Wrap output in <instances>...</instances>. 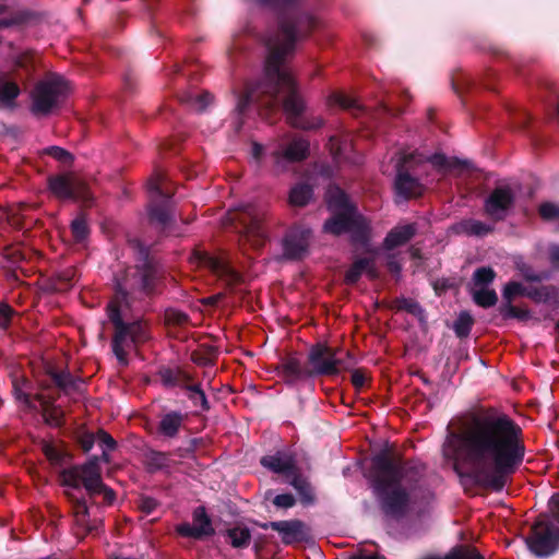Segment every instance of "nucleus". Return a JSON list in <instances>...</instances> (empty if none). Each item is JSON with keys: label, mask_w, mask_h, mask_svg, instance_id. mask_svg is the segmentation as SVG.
<instances>
[{"label": "nucleus", "mask_w": 559, "mask_h": 559, "mask_svg": "<svg viewBox=\"0 0 559 559\" xmlns=\"http://www.w3.org/2000/svg\"><path fill=\"white\" fill-rule=\"evenodd\" d=\"M443 453L453 461L460 477L501 492L524 462L523 429L509 414L496 407H481L448 433Z\"/></svg>", "instance_id": "obj_1"}, {"label": "nucleus", "mask_w": 559, "mask_h": 559, "mask_svg": "<svg viewBox=\"0 0 559 559\" xmlns=\"http://www.w3.org/2000/svg\"><path fill=\"white\" fill-rule=\"evenodd\" d=\"M258 4L278 11V29L267 43V57L264 63V80L255 88L239 96L235 130L242 128L241 116L252 103H262L273 109L282 103L289 124L305 131L318 130L324 124L319 116H305L306 104L297 92L296 82L285 68L293 56L296 43L305 39L318 27L319 21L301 10L300 0H253Z\"/></svg>", "instance_id": "obj_2"}, {"label": "nucleus", "mask_w": 559, "mask_h": 559, "mask_svg": "<svg viewBox=\"0 0 559 559\" xmlns=\"http://www.w3.org/2000/svg\"><path fill=\"white\" fill-rule=\"evenodd\" d=\"M135 264L115 276V296L106 306V313L114 328L111 349L121 366L129 365L127 348L147 342L151 337L148 322L142 318L126 322L121 307L131 308L143 298H154L162 293L164 271L150 248L140 239L128 240Z\"/></svg>", "instance_id": "obj_3"}, {"label": "nucleus", "mask_w": 559, "mask_h": 559, "mask_svg": "<svg viewBox=\"0 0 559 559\" xmlns=\"http://www.w3.org/2000/svg\"><path fill=\"white\" fill-rule=\"evenodd\" d=\"M420 469L384 448L371 457L370 487L381 512L391 519H403L409 511L414 484Z\"/></svg>", "instance_id": "obj_4"}, {"label": "nucleus", "mask_w": 559, "mask_h": 559, "mask_svg": "<svg viewBox=\"0 0 559 559\" xmlns=\"http://www.w3.org/2000/svg\"><path fill=\"white\" fill-rule=\"evenodd\" d=\"M61 485L80 489L83 487L88 498L96 504L95 498L103 497L104 506H112L116 491L103 481L102 467L97 455L90 456L83 464L72 465L60 472Z\"/></svg>", "instance_id": "obj_5"}, {"label": "nucleus", "mask_w": 559, "mask_h": 559, "mask_svg": "<svg viewBox=\"0 0 559 559\" xmlns=\"http://www.w3.org/2000/svg\"><path fill=\"white\" fill-rule=\"evenodd\" d=\"M228 219L253 247L261 248L267 240L265 228L267 211L265 207L251 203L242 204L228 212Z\"/></svg>", "instance_id": "obj_6"}, {"label": "nucleus", "mask_w": 559, "mask_h": 559, "mask_svg": "<svg viewBox=\"0 0 559 559\" xmlns=\"http://www.w3.org/2000/svg\"><path fill=\"white\" fill-rule=\"evenodd\" d=\"M323 231L333 236L349 234L350 242L366 247L371 239L370 221L358 209L337 211L323 224Z\"/></svg>", "instance_id": "obj_7"}, {"label": "nucleus", "mask_w": 559, "mask_h": 559, "mask_svg": "<svg viewBox=\"0 0 559 559\" xmlns=\"http://www.w3.org/2000/svg\"><path fill=\"white\" fill-rule=\"evenodd\" d=\"M147 188L152 193L151 201L147 205L150 223L165 236H179L173 212L171 195L162 190L160 178L156 177L150 179Z\"/></svg>", "instance_id": "obj_8"}, {"label": "nucleus", "mask_w": 559, "mask_h": 559, "mask_svg": "<svg viewBox=\"0 0 559 559\" xmlns=\"http://www.w3.org/2000/svg\"><path fill=\"white\" fill-rule=\"evenodd\" d=\"M69 93V85L59 75H52L39 81L32 93V112L47 116L59 107Z\"/></svg>", "instance_id": "obj_9"}, {"label": "nucleus", "mask_w": 559, "mask_h": 559, "mask_svg": "<svg viewBox=\"0 0 559 559\" xmlns=\"http://www.w3.org/2000/svg\"><path fill=\"white\" fill-rule=\"evenodd\" d=\"M528 549L538 557H548L559 549V528L546 516H539L526 538Z\"/></svg>", "instance_id": "obj_10"}, {"label": "nucleus", "mask_w": 559, "mask_h": 559, "mask_svg": "<svg viewBox=\"0 0 559 559\" xmlns=\"http://www.w3.org/2000/svg\"><path fill=\"white\" fill-rule=\"evenodd\" d=\"M515 204V193L509 186H500L484 200L483 214L493 224L503 222L511 214Z\"/></svg>", "instance_id": "obj_11"}, {"label": "nucleus", "mask_w": 559, "mask_h": 559, "mask_svg": "<svg viewBox=\"0 0 559 559\" xmlns=\"http://www.w3.org/2000/svg\"><path fill=\"white\" fill-rule=\"evenodd\" d=\"M48 190L59 200L87 201L91 194L85 182L71 174L51 175L47 178Z\"/></svg>", "instance_id": "obj_12"}, {"label": "nucleus", "mask_w": 559, "mask_h": 559, "mask_svg": "<svg viewBox=\"0 0 559 559\" xmlns=\"http://www.w3.org/2000/svg\"><path fill=\"white\" fill-rule=\"evenodd\" d=\"M311 378L337 376L336 348L325 343H316L308 353L307 358Z\"/></svg>", "instance_id": "obj_13"}, {"label": "nucleus", "mask_w": 559, "mask_h": 559, "mask_svg": "<svg viewBox=\"0 0 559 559\" xmlns=\"http://www.w3.org/2000/svg\"><path fill=\"white\" fill-rule=\"evenodd\" d=\"M311 230L300 226L289 228L283 238V255L287 260H302L309 252Z\"/></svg>", "instance_id": "obj_14"}, {"label": "nucleus", "mask_w": 559, "mask_h": 559, "mask_svg": "<svg viewBox=\"0 0 559 559\" xmlns=\"http://www.w3.org/2000/svg\"><path fill=\"white\" fill-rule=\"evenodd\" d=\"M193 525L190 523H181L176 527V532L182 537H190L193 539H202L215 534L212 521L206 513L204 507H198L193 511Z\"/></svg>", "instance_id": "obj_15"}, {"label": "nucleus", "mask_w": 559, "mask_h": 559, "mask_svg": "<svg viewBox=\"0 0 559 559\" xmlns=\"http://www.w3.org/2000/svg\"><path fill=\"white\" fill-rule=\"evenodd\" d=\"M200 262L207 269H210L219 280L224 281L225 284L233 288L242 281V276L239 272L233 269L225 260L219 257L211 255L210 253L203 252L199 254Z\"/></svg>", "instance_id": "obj_16"}, {"label": "nucleus", "mask_w": 559, "mask_h": 559, "mask_svg": "<svg viewBox=\"0 0 559 559\" xmlns=\"http://www.w3.org/2000/svg\"><path fill=\"white\" fill-rule=\"evenodd\" d=\"M277 376L285 384L295 385L299 381L311 378L309 368L305 367L301 360L295 355L283 358L275 367Z\"/></svg>", "instance_id": "obj_17"}, {"label": "nucleus", "mask_w": 559, "mask_h": 559, "mask_svg": "<svg viewBox=\"0 0 559 559\" xmlns=\"http://www.w3.org/2000/svg\"><path fill=\"white\" fill-rule=\"evenodd\" d=\"M260 464L287 478L298 469L296 456L290 451L278 450L274 454L264 455L260 459Z\"/></svg>", "instance_id": "obj_18"}, {"label": "nucleus", "mask_w": 559, "mask_h": 559, "mask_svg": "<svg viewBox=\"0 0 559 559\" xmlns=\"http://www.w3.org/2000/svg\"><path fill=\"white\" fill-rule=\"evenodd\" d=\"M187 418L188 414L169 411L160 416L156 426V433L164 440L176 439L185 427Z\"/></svg>", "instance_id": "obj_19"}, {"label": "nucleus", "mask_w": 559, "mask_h": 559, "mask_svg": "<svg viewBox=\"0 0 559 559\" xmlns=\"http://www.w3.org/2000/svg\"><path fill=\"white\" fill-rule=\"evenodd\" d=\"M395 192L399 197L404 200H409L413 198H418L423 193V186L419 180L413 176H411L407 170H405L403 164H399L397 174L394 181Z\"/></svg>", "instance_id": "obj_20"}, {"label": "nucleus", "mask_w": 559, "mask_h": 559, "mask_svg": "<svg viewBox=\"0 0 559 559\" xmlns=\"http://www.w3.org/2000/svg\"><path fill=\"white\" fill-rule=\"evenodd\" d=\"M418 227L416 223L397 225L393 227L383 239V248L393 250L397 247L406 245L417 234Z\"/></svg>", "instance_id": "obj_21"}, {"label": "nucleus", "mask_w": 559, "mask_h": 559, "mask_svg": "<svg viewBox=\"0 0 559 559\" xmlns=\"http://www.w3.org/2000/svg\"><path fill=\"white\" fill-rule=\"evenodd\" d=\"M10 379L15 400L22 403L26 408H35L34 402L32 401L33 382L17 371L11 372Z\"/></svg>", "instance_id": "obj_22"}, {"label": "nucleus", "mask_w": 559, "mask_h": 559, "mask_svg": "<svg viewBox=\"0 0 559 559\" xmlns=\"http://www.w3.org/2000/svg\"><path fill=\"white\" fill-rule=\"evenodd\" d=\"M304 528L305 524L300 520L275 521L271 524V530L282 535V542L285 545L302 540L305 536Z\"/></svg>", "instance_id": "obj_23"}, {"label": "nucleus", "mask_w": 559, "mask_h": 559, "mask_svg": "<svg viewBox=\"0 0 559 559\" xmlns=\"http://www.w3.org/2000/svg\"><path fill=\"white\" fill-rule=\"evenodd\" d=\"M453 230L456 234H463L466 236L474 237H485L489 234H492L495 230V226L491 224L484 223L474 218H465L461 222L456 223L453 226Z\"/></svg>", "instance_id": "obj_24"}, {"label": "nucleus", "mask_w": 559, "mask_h": 559, "mask_svg": "<svg viewBox=\"0 0 559 559\" xmlns=\"http://www.w3.org/2000/svg\"><path fill=\"white\" fill-rule=\"evenodd\" d=\"M310 143L302 138L294 139L283 152H276L277 158L282 157L290 163H298L309 156Z\"/></svg>", "instance_id": "obj_25"}, {"label": "nucleus", "mask_w": 559, "mask_h": 559, "mask_svg": "<svg viewBox=\"0 0 559 559\" xmlns=\"http://www.w3.org/2000/svg\"><path fill=\"white\" fill-rule=\"evenodd\" d=\"M158 376L164 386L185 389L190 381H192L191 374L182 370L181 368H169L164 367L159 369Z\"/></svg>", "instance_id": "obj_26"}, {"label": "nucleus", "mask_w": 559, "mask_h": 559, "mask_svg": "<svg viewBox=\"0 0 559 559\" xmlns=\"http://www.w3.org/2000/svg\"><path fill=\"white\" fill-rule=\"evenodd\" d=\"M288 484L293 486L305 506L312 504L316 500L310 483L300 474L299 468L288 477Z\"/></svg>", "instance_id": "obj_27"}, {"label": "nucleus", "mask_w": 559, "mask_h": 559, "mask_svg": "<svg viewBox=\"0 0 559 559\" xmlns=\"http://www.w3.org/2000/svg\"><path fill=\"white\" fill-rule=\"evenodd\" d=\"M144 464L150 473L168 468L170 466L169 453L150 449L144 453Z\"/></svg>", "instance_id": "obj_28"}, {"label": "nucleus", "mask_w": 559, "mask_h": 559, "mask_svg": "<svg viewBox=\"0 0 559 559\" xmlns=\"http://www.w3.org/2000/svg\"><path fill=\"white\" fill-rule=\"evenodd\" d=\"M515 269L522 278L530 283H542L551 277V272L547 270L535 271L534 267L522 259L515 261Z\"/></svg>", "instance_id": "obj_29"}, {"label": "nucleus", "mask_w": 559, "mask_h": 559, "mask_svg": "<svg viewBox=\"0 0 559 559\" xmlns=\"http://www.w3.org/2000/svg\"><path fill=\"white\" fill-rule=\"evenodd\" d=\"M313 197V189L310 185L299 182L295 185L288 195V202L293 206H306Z\"/></svg>", "instance_id": "obj_30"}, {"label": "nucleus", "mask_w": 559, "mask_h": 559, "mask_svg": "<svg viewBox=\"0 0 559 559\" xmlns=\"http://www.w3.org/2000/svg\"><path fill=\"white\" fill-rule=\"evenodd\" d=\"M328 205L333 213L337 211H350L357 209V206L350 202L346 192L340 188L329 191Z\"/></svg>", "instance_id": "obj_31"}, {"label": "nucleus", "mask_w": 559, "mask_h": 559, "mask_svg": "<svg viewBox=\"0 0 559 559\" xmlns=\"http://www.w3.org/2000/svg\"><path fill=\"white\" fill-rule=\"evenodd\" d=\"M183 390L193 406H199L202 412H209L211 409L210 402L200 383L190 381Z\"/></svg>", "instance_id": "obj_32"}, {"label": "nucleus", "mask_w": 559, "mask_h": 559, "mask_svg": "<svg viewBox=\"0 0 559 559\" xmlns=\"http://www.w3.org/2000/svg\"><path fill=\"white\" fill-rule=\"evenodd\" d=\"M66 496L71 503L72 513L76 525L85 522L87 518H90V509L86 504L85 498H78L73 492L70 491H66Z\"/></svg>", "instance_id": "obj_33"}, {"label": "nucleus", "mask_w": 559, "mask_h": 559, "mask_svg": "<svg viewBox=\"0 0 559 559\" xmlns=\"http://www.w3.org/2000/svg\"><path fill=\"white\" fill-rule=\"evenodd\" d=\"M227 536L234 548H247L250 545L251 532L245 526H235L227 530Z\"/></svg>", "instance_id": "obj_34"}, {"label": "nucleus", "mask_w": 559, "mask_h": 559, "mask_svg": "<svg viewBox=\"0 0 559 559\" xmlns=\"http://www.w3.org/2000/svg\"><path fill=\"white\" fill-rule=\"evenodd\" d=\"M390 308L396 311H406L415 317H420L424 313V309L417 300L406 297L395 298L392 300Z\"/></svg>", "instance_id": "obj_35"}, {"label": "nucleus", "mask_w": 559, "mask_h": 559, "mask_svg": "<svg viewBox=\"0 0 559 559\" xmlns=\"http://www.w3.org/2000/svg\"><path fill=\"white\" fill-rule=\"evenodd\" d=\"M47 373L52 379L56 386L60 390L67 392L68 390L78 389V381L69 371H57L49 369Z\"/></svg>", "instance_id": "obj_36"}, {"label": "nucleus", "mask_w": 559, "mask_h": 559, "mask_svg": "<svg viewBox=\"0 0 559 559\" xmlns=\"http://www.w3.org/2000/svg\"><path fill=\"white\" fill-rule=\"evenodd\" d=\"M473 301L481 308L488 309L496 306L498 302V295L495 289L488 287L474 289L472 293Z\"/></svg>", "instance_id": "obj_37"}, {"label": "nucleus", "mask_w": 559, "mask_h": 559, "mask_svg": "<svg viewBox=\"0 0 559 559\" xmlns=\"http://www.w3.org/2000/svg\"><path fill=\"white\" fill-rule=\"evenodd\" d=\"M370 258H358L356 259L349 269L345 273V283L348 285H355L361 277L366 269L369 267Z\"/></svg>", "instance_id": "obj_38"}, {"label": "nucleus", "mask_w": 559, "mask_h": 559, "mask_svg": "<svg viewBox=\"0 0 559 559\" xmlns=\"http://www.w3.org/2000/svg\"><path fill=\"white\" fill-rule=\"evenodd\" d=\"M498 311L503 320L516 319L519 321H526L531 318L528 309L519 308L510 302H501Z\"/></svg>", "instance_id": "obj_39"}, {"label": "nucleus", "mask_w": 559, "mask_h": 559, "mask_svg": "<svg viewBox=\"0 0 559 559\" xmlns=\"http://www.w3.org/2000/svg\"><path fill=\"white\" fill-rule=\"evenodd\" d=\"M41 451L45 454L46 459L53 466H62L67 460H71L72 456L66 451L59 450L52 443L44 442L41 447Z\"/></svg>", "instance_id": "obj_40"}, {"label": "nucleus", "mask_w": 559, "mask_h": 559, "mask_svg": "<svg viewBox=\"0 0 559 559\" xmlns=\"http://www.w3.org/2000/svg\"><path fill=\"white\" fill-rule=\"evenodd\" d=\"M474 318L468 311H461L453 323V331L459 338H466L474 325Z\"/></svg>", "instance_id": "obj_41"}, {"label": "nucleus", "mask_w": 559, "mask_h": 559, "mask_svg": "<svg viewBox=\"0 0 559 559\" xmlns=\"http://www.w3.org/2000/svg\"><path fill=\"white\" fill-rule=\"evenodd\" d=\"M75 271L73 269H67L58 272L51 280V286L57 292H67L73 285V278Z\"/></svg>", "instance_id": "obj_42"}, {"label": "nucleus", "mask_w": 559, "mask_h": 559, "mask_svg": "<svg viewBox=\"0 0 559 559\" xmlns=\"http://www.w3.org/2000/svg\"><path fill=\"white\" fill-rule=\"evenodd\" d=\"M21 90L15 82L0 81V103L7 107H12L14 100L19 97Z\"/></svg>", "instance_id": "obj_43"}, {"label": "nucleus", "mask_w": 559, "mask_h": 559, "mask_svg": "<svg viewBox=\"0 0 559 559\" xmlns=\"http://www.w3.org/2000/svg\"><path fill=\"white\" fill-rule=\"evenodd\" d=\"M497 276L496 271L490 266H480L473 273V284L475 287L483 288L488 287Z\"/></svg>", "instance_id": "obj_44"}, {"label": "nucleus", "mask_w": 559, "mask_h": 559, "mask_svg": "<svg viewBox=\"0 0 559 559\" xmlns=\"http://www.w3.org/2000/svg\"><path fill=\"white\" fill-rule=\"evenodd\" d=\"M526 286H524L522 283L516 281H510L508 282L502 289V302H510L513 304V301L520 297H526Z\"/></svg>", "instance_id": "obj_45"}, {"label": "nucleus", "mask_w": 559, "mask_h": 559, "mask_svg": "<svg viewBox=\"0 0 559 559\" xmlns=\"http://www.w3.org/2000/svg\"><path fill=\"white\" fill-rule=\"evenodd\" d=\"M330 106H337L342 109L352 110L358 112L361 107L357 104V100L342 93H333L329 97Z\"/></svg>", "instance_id": "obj_46"}, {"label": "nucleus", "mask_w": 559, "mask_h": 559, "mask_svg": "<svg viewBox=\"0 0 559 559\" xmlns=\"http://www.w3.org/2000/svg\"><path fill=\"white\" fill-rule=\"evenodd\" d=\"M556 293L554 286L527 287L526 297L539 304L549 301Z\"/></svg>", "instance_id": "obj_47"}, {"label": "nucleus", "mask_w": 559, "mask_h": 559, "mask_svg": "<svg viewBox=\"0 0 559 559\" xmlns=\"http://www.w3.org/2000/svg\"><path fill=\"white\" fill-rule=\"evenodd\" d=\"M71 233L75 241L81 242L88 237L90 228L84 216H78L71 223Z\"/></svg>", "instance_id": "obj_48"}, {"label": "nucleus", "mask_w": 559, "mask_h": 559, "mask_svg": "<svg viewBox=\"0 0 559 559\" xmlns=\"http://www.w3.org/2000/svg\"><path fill=\"white\" fill-rule=\"evenodd\" d=\"M164 320L166 325L183 326L189 323V316L183 311L169 308L165 311Z\"/></svg>", "instance_id": "obj_49"}, {"label": "nucleus", "mask_w": 559, "mask_h": 559, "mask_svg": "<svg viewBox=\"0 0 559 559\" xmlns=\"http://www.w3.org/2000/svg\"><path fill=\"white\" fill-rule=\"evenodd\" d=\"M43 417L45 423L50 426L60 427L63 424V412L55 405L45 406Z\"/></svg>", "instance_id": "obj_50"}, {"label": "nucleus", "mask_w": 559, "mask_h": 559, "mask_svg": "<svg viewBox=\"0 0 559 559\" xmlns=\"http://www.w3.org/2000/svg\"><path fill=\"white\" fill-rule=\"evenodd\" d=\"M213 96L209 92H203L199 95H188L181 100L191 104L198 111H203L212 102Z\"/></svg>", "instance_id": "obj_51"}, {"label": "nucleus", "mask_w": 559, "mask_h": 559, "mask_svg": "<svg viewBox=\"0 0 559 559\" xmlns=\"http://www.w3.org/2000/svg\"><path fill=\"white\" fill-rule=\"evenodd\" d=\"M45 153L67 166H70L74 160L73 155L60 146H49L45 150Z\"/></svg>", "instance_id": "obj_52"}, {"label": "nucleus", "mask_w": 559, "mask_h": 559, "mask_svg": "<svg viewBox=\"0 0 559 559\" xmlns=\"http://www.w3.org/2000/svg\"><path fill=\"white\" fill-rule=\"evenodd\" d=\"M538 214L546 222L559 221V205L552 202H544L538 207Z\"/></svg>", "instance_id": "obj_53"}, {"label": "nucleus", "mask_w": 559, "mask_h": 559, "mask_svg": "<svg viewBox=\"0 0 559 559\" xmlns=\"http://www.w3.org/2000/svg\"><path fill=\"white\" fill-rule=\"evenodd\" d=\"M96 436L90 431H78L75 441L84 453L90 452L95 444Z\"/></svg>", "instance_id": "obj_54"}, {"label": "nucleus", "mask_w": 559, "mask_h": 559, "mask_svg": "<svg viewBox=\"0 0 559 559\" xmlns=\"http://www.w3.org/2000/svg\"><path fill=\"white\" fill-rule=\"evenodd\" d=\"M96 439L103 450L115 451L118 447L117 441L104 429H98Z\"/></svg>", "instance_id": "obj_55"}, {"label": "nucleus", "mask_w": 559, "mask_h": 559, "mask_svg": "<svg viewBox=\"0 0 559 559\" xmlns=\"http://www.w3.org/2000/svg\"><path fill=\"white\" fill-rule=\"evenodd\" d=\"M15 310L8 304H0V329L10 328Z\"/></svg>", "instance_id": "obj_56"}, {"label": "nucleus", "mask_w": 559, "mask_h": 559, "mask_svg": "<svg viewBox=\"0 0 559 559\" xmlns=\"http://www.w3.org/2000/svg\"><path fill=\"white\" fill-rule=\"evenodd\" d=\"M78 526L82 527L86 534H98L103 531L104 521L103 519H93L87 520L83 523H80Z\"/></svg>", "instance_id": "obj_57"}, {"label": "nucleus", "mask_w": 559, "mask_h": 559, "mask_svg": "<svg viewBox=\"0 0 559 559\" xmlns=\"http://www.w3.org/2000/svg\"><path fill=\"white\" fill-rule=\"evenodd\" d=\"M273 504L280 509H289L296 504V499L292 493H281L275 496Z\"/></svg>", "instance_id": "obj_58"}, {"label": "nucleus", "mask_w": 559, "mask_h": 559, "mask_svg": "<svg viewBox=\"0 0 559 559\" xmlns=\"http://www.w3.org/2000/svg\"><path fill=\"white\" fill-rule=\"evenodd\" d=\"M367 381L366 369L358 368L352 371L350 382L357 391H360Z\"/></svg>", "instance_id": "obj_59"}, {"label": "nucleus", "mask_w": 559, "mask_h": 559, "mask_svg": "<svg viewBox=\"0 0 559 559\" xmlns=\"http://www.w3.org/2000/svg\"><path fill=\"white\" fill-rule=\"evenodd\" d=\"M432 287H433L436 295L441 296L442 294L447 293L449 289L454 288L455 282H454V280H451V278H439L433 282Z\"/></svg>", "instance_id": "obj_60"}, {"label": "nucleus", "mask_w": 559, "mask_h": 559, "mask_svg": "<svg viewBox=\"0 0 559 559\" xmlns=\"http://www.w3.org/2000/svg\"><path fill=\"white\" fill-rule=\"evenodd\" d=\"M26 21V17L22 13H16L15 15L7 19L0 20V29L21 25Z\"/></svg>", "instance_id": "obj_61"}, {"label": "nucleus", "mask_w": 559, "mask_h": 559, "mask_svg": "<svg viewBox=\"0 0 559 559\" xmlns=\"http://www.w3.org/2000/svg\"><path fill=\"white\" fill-rule=\"evenodd\" d=\"M157 501L152 497H142L139 508L142 512L151 514L157 508Z\"/></svg>", "instance_id": "obj_62"}, {"label": "nucleus", "mask_w": 559, "mask_h": 559, "mask_svg": "<svg viewBox=\"0 0 559 559\" xmlns=\"http://www.w3.org/2000/svg\"><path fill=\"white\" fill-rule=\"evenodd\" d=\"M330 152L334 158H340L343 155L342 143L338 136L332 135L329 139Z\"/></svg>", "instance_id": "obj_63"}, {"label": "nucleus", "mask_w": 559, "mask_h": 559, "mask_svg": "<svg viewBox=\"0 0 559 559\" xmlns=\"http://www.w3.org/2000/svg\"><path fill=\"white\" fill-rule=\"evenodd\" d=\"M552 518L559 523V492H555L548 502Z\"/></svg>", "instance_id": "obj_64"}]
</instances>
